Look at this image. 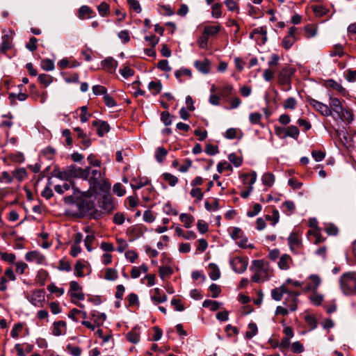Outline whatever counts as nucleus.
Wrapping results in <instances>:
<instances>
[{
    "instance_id": "nucleus-18",
    "label": "nucleus",
    "mask_w": 356,
    "mask_h": 356,
    "mask_svg": "<svg viewBox=\"0 0 356 356\" xmlns=\"http://www.w3.org/2000/svg\"><path fill=\"white\" fill-rule=\"evenodd\" d=\"M194 65L197 70L202 74H207L210 71V62L208 59L196 60L194 63Z\"/></svg>"
},
{
    "instance_id": "nucleus-37",
    "label": "nucleus",
    "mask_w": 356,
    "mask_h": 356,
    "mask_svg": "<svg viewBox=\"0 0 356 356\" xmlns=\"http://www.w3.org/2000/svg\"><path fill=\"white\" fill-rule=\"evenodd\" d=\"M118 271L115 268H108L106 270L104 278L106 280L114 281L118 279Z\"/></svg>"
},
{
    "instance_id": "nucleus-28",
    "label": "nucleus",
    "mask_w": 356,
    "mask_h": 356,
    "mask_svg": "<svg viewBox=\"0 0 356 356\" xmlns=\"http://www.w3.org/2000/svg\"><path fill=\"white\" fill-rule=\"evenodd\" d=\"M222 305V303L217 302L216 300H205L203 303L202 306L205 308H210L211 311H216L218 309H220V306Z\"/></svg>"
},
{
    "instance_id": "nucleus-7",
    "label": "nucleus",
    "mask_w": 356,
    "mask_h": 356,
    "mask_svg": "<svg viewBox=\"0 0 356 356\" xmlns=\"http://www.w3.org/2000/svg\"><path fill=\"white\" fill-rule=\"evenodd\" d=\"M248 262L245 258L236 257L230 261V265L232 270L237 273H242L246 269Z\"/></svg>"
},
{
    "instance_id": "nucleus-63",
    "label": "nucleus",
    "mask_w": 356,
    "mask_h": 356,
    "mask_svg": "<svg viewBox=\"0 0 356 356\" xmlns=\"http://www.w3.org/2000/svg\"><path fill=\"white\" fill-rule=\"evenodd\" d=\"M230 235L234 240H238L242 238L243 232L239 227H233Z\"/></svg>"
},
{
    "instance_id": "nucleus-32",
    "label": "nucleus",
    "mask_w": 356,
    "mask_h": 356,
    "mask_svg": "<svg viewBox=\"0 0 356 356\" xmlns=\"http://www.w3.org/2000/svg\"><path fill=\"white\" fill-rule=\"evenodd\" d=\"M296 41V36L286 35L282 40V46L285 49H289Z\"/></svg>"
},
{
    "instance_id": "nucleus-15",
    "label": "nucleus",
    "mask_w": 356,
    "mask_h": 356,
    "mask_svg": "<svg viewBox=\"0 0 356 356\" xmlns=\"http://www.w3.org/2000/svg\"><path fill=\"white\" fill-rule=\"evenodd\" d=\"M293 264V259L289 254H284L279 259L277 263L279 268L283 270H287L290 268L291 265Z\"/></svg>"
},
{
    "instance_id": "nucleus-39",
    "label": "nucleus",
    "mask_w": 356,
    "mask_h": 356,
    "mask_svg": "<svg viewBox=\"0 0 356 356\" xmlns=\"http://www.w3.org/2000/svg\"><path fill=\"white\" fill-rule=\"evenodd\" d=\"M13 176L18 181H22L27 176V173L24 168H17L13 172Z\"/></svg>"
},
{
    "instance_id": "nucleus-25",
    "label": "nucleus",
    "mask_w": 356,
    "mask_h": 356,
    "mask_svg": "<svg viewBox=\"0 0 356 356\" xmlns=\"http://www.w3.org/2000/svg\"><path fill=\"white\" fill-rule=\"evenodd\" d=\"M148 89L154 95H156L161 91L162 84L160 81H152L149 83Z\"/></svg>"
},
{
    "instance_id": "nucleus-9",
    "label": "nucleus",
    "mask_w": 356,
    "mask_h": 356,
    "mask_svg": "<svg viewBox=\"0 0 356 356\" xmlns=\"http://www.w3.org/2000/svg\"><path fill=\"white\" fill-rule=\"evenodd\" d=\"M28 300L35 307H40L44 301V291L43 290H36L27 296Z\"/></svg>"
},
{
    "instance_id": "nucleus-6",
    "label": "nucleus",
    "mask_w": 356,
    "mask_h": 356,
    "mask_svg": "<svg viewBox=\"0 0 356 356\" xmlns=\"http://www.w3.org/2000/svg\"><path fill=\"white\" fill-rule=\"evenodd\" d=\"M307 102L323 116L328 117L332 114V110L327 105L324 104L312 97H307Z\"/></svg>"
},
{
    "instance_id": "nucleus-38",
    "label": "nucleus",
    "mask_w": 356,
    "mask_h": 356,
    "mask_svg": "<svg viewBox=\"0 0 356 356\" xmlns=\"http://www.w3.org/2000/svg\"><path fill=\"white\" fill-rule=\"evenodd\" d=\"M39 82L44 85L45 87H47L50 85L53 81V77L49 74H41L38 76Z\"/></svg>"
},
{
    "instance_id": "nucleus-40",
    "label": "nucleus",
    "mask_w": 356,
    "mask_h": 356,
    "mask_svg": "<svg viewBox=\"0 0 356 356\" xmlns=\"http://www.w3.org/2000/svg\"><path fill=\"white\" fill-rule=\"evenodd\" d=\"M162 176L163 179L168 182L170 186H175L178 182L177 177L170 173L165 172Z\"/></svg>"
},
{
    "instance_id": "nucleus-17",
    "label": "nucleus",
    "mask_w": 356,
    "mask_h": 356,
    "mask_svg": "<svg viewBox=\"0 0 356 356\" xmlns=\"http://www.w3.org/2000/svg\"><path fill=\"white\" fill-rule=\"evenodd\" d=\"M66 333V323L63 321H56L53 324L52 334L58 337Z\"/></svg>"
},
{
    "instance_id": "nucleus-53",
    "label": "nucleus",
    "mask_w": 356,
    "mask_h": 356,
    "mask_svg": "<svg viewBox=\"0 0 356 356\" xmlns=\"http://www.w3.org/2000/svg\"><path fill=\"white\" fill-rule=\"evenodd\" d=\"M87 161H88L90 166H94V167H100L102 165V161L96 158V156L90 154L88 158Z\"/></svg>"
},
{
    "instance_id": "nucleus-47",
    "label": "nucleus",
    "mask_w": 356,
    "mask_h": 356,
    "mask_svg": "<svg viewBox=\"0 0 356 356\" xmlns=\"http://www.w3.org/2000/svg\"><path fill=\"white\" fill-rule=\"evenodd\" d=\"M222 5L219 3H216L212 5V12L211 15L215 18H220L222 16L221 12Z\"/></svg>"
},
{
    "instance_id": "nucleus-31",
    "label": "nucleus",
    "mask_w": 356,
    "mask_h": 356,
    "mask_svg": "<svg viewBox=\"0 0 356 356\" xmlns=\"http://www.w3.org/2000/svg\"><path fill=\"white\" fill-rule=\"evenodd\" d=\"M167 154L168 151L163 147H159L155 152V159L159 163H161Z\"/></svg>"
},
{
    "instance_id": "nucleus-64",
    "label": "nucleus",
    "mask_w": 356,
    "mask_h": 356,
    "mask_svg": "<svg viewBox=\"0 0 356 356\" xmlns=\"http://www.w3.org/2000/svg\"><path fill=\"white\" fill-rule=\"evenodd\" d=\"M261 119V114L259 113H251L249 115L250 122L252 124H259Z\"/></svg>"
},
{
    "instance_id": "nucleus-62",
    "label": "nucleus",
    "mask_w": 356,
    "mask_h": 356,
    "mask_svg": "<svg viewBox=\"0 0 356 356\" xmlns=\"http://www.w3.org/2000/svg\"><path fill=\"white\" fill-rule=\"evenodd\" d=\"M113 191L119 197H122L125 194V190L120 183L114 184Z\"/></svg>"
},
{
    "instance_id": "nucleus-19",
    "label": "nucleus",
    "mask_w": 356,
    "mask_h": 356,
    "mask_svg": "<svg viewBox=\"0 0 356 356\" xmlns=\"http://www.w3.org/2000/svg\"><path fill=\"white\" fill-rule=\"evenodd\" d=\"M330 109L332 110V112L334 111L337 115L340 114V113L342 112V105L341 101L336 97H333L332 96L330 95Z\"/></svg>"
},
{
    "instance_id": "nucleus-55",
    "label": "nucleus",
    "mask_w": 356,
    "mask_h": 356,
    "mask_svg": "<svg viewBox=\"0 0 356 356\" xmlns=\"http://www.w3.org/2000/svg\"><path fill=\"white\" fill-rule=\"evenodd\" d=\"M98 11L100 15L106 16L109 13V6L105 2L101 3L98 7Z\"/></svg>"
},
{
    "instance_id": "nucleus-45",
    "label": "nucleus",
    "mask_w": 356,
    "mask_h": 356,
    "mask_svg": "<svg viewBox=\"0 0 356 356\" xmlns=\"http://www.w3.org/2000/svg\"><path fill=\"white\" fill-rule=\"evenodd\" d=\"M51 184V179L49 178L48 179V185L44 188V190L42 191V192L41 193V195L43 197L46 198L47 200L50 199L54 195L53 191L49 186Z\"/></svg>"
},
{
    "instance_id": "nucleus-41",
    "label": "nucleus",
    "mask_w": 356,
    "mask_h": 356,
    "mask_svg": "<svg viewBox=\"0 0 356 356\" xmlns=\"http://www.w3.org/2000/svg\"><path fill=\"white\" fill-rule=\"evenodd\" d=\"M159 275L162 279H164L166 277L170 276L173 273V270L171 267L165 266H160L159 267Z\"/></svg>"
},
{
    "instance_id": "nucleus-34",
    "label": "nucleus",
    "mask_w": 356,
    "mask_h": 356,
    "mask_svg": "<svg viewBox=\"0 0 356 356\" xmlns=\"http://www.w3.org/2000/svg\"><path fill=\"white\" fill-rule=\"evenodd\" d=\"M262 183L267 186H271L275 182V177L272 173L267 172L263 175Z\"/></svg>"
},
{
    "instance_id": "nucleus-5",
    "label": "nucleus",
    "mask_w": 356,
    "mask_h": 356,
    "mask_svg": "<svg viewBox=\"0 0 356 356\" xmlns=\"http://www.w3.org/2000/svg\"><path fill=\"white\" fill-rule=\"evenodd\" d=\"M250 269L256 271L263 277L264 280H268L269 277V266L268 262L264 260H254Z\"/></svg>"
},
{
    "instance_id": "nucleus-52",
    "label": "nucleus",
    "mask_w": 356,
    "mask_h": 356,
    "mask_svg": "<svg viewBox=\"0 0 356 356\" xmlns=\"http://www.w3.org/2000/svg\"><path fill=\"white\" fill-rule=\"evenodd\" d=\"M66 348L72 356H80L81 355L82 350L79 346L68 344Z\"/></svg>"
},
{
    "instance_id": "nucleus-14",
    "label": "nucleus",
    "mask_w": 356,
    "mask_h": 356,
    "mask_svg": "<svg viewBox=\"0 0 356 356\" xmlns=\"http://www.w3.org/2000/svg\"><path fill=\"white\" fill-rule=\"evenodd\" d=\"M92 124L94 127H97V134L100 137L104 136V135L110 130L109 124L105 121L94 120Z\"/></svg>"
},
{
    "instance_id": "nucleus-20",
    "label": "nucleus",
    "mask_w": 356,
    "mask_h": 356,
    "mask_svg": "<svg viewBox=\"0 0 356 356\" xmlns=\"http://www.w3.org/2000/svg\"><path fill=\"white\" fill-rule=\"evenodd\" d=\"M102 175L103 174L99 170L90 168V173L88 176V179H87L90 185V188L101 179L103 177Z\"/></svg>"
},
{
    "instance_id": "nucleus-27",
    "label": "nucleus",
    "mask_w": 356,
    "mask_h": 356,
    "mask_svg": "<svg viewBox=\"0 0 356 356\" xmlns=\"http://www.w3.org/2000/svg\"><path fill=\"white\" fill-rule=\"evenodd\" d=\"M209 268L210 269L209 277L211 280H217L219 279L220 277V272L217 265L215 264H210L209 265Z\"/></svg>"
},
{
    "instance_id": "nucleus-24",
    "label": "nucleus",
    "mask_w": 356,
    "mask_h": 356,
    "mask_svg": "<svg viewBox=\"0 0 356 356\" xmlns=\"http://www.w3.org/2000/svg\"><path fill=\"white\" fill-rule=\"evenodd\" d=\"M309 279L311 280L313 285H309L307 287L306 290L316 291L317 290L318 287L319 286V285L321 284V278L319 277V276H318L316 275H311L309 276Z\"/></svg>"
},
{
    "instance_id": "nucleus-2",
    "label": "nucleus",
    "mask_w": 356,
    "mask_h": 356,
    "mask_svg": "<svg viewBox=\"0 0 356 356\" xmlns=\"http://www.w3.org/2000/svg\"><path fill=\"white\" fill-rule=\"evenodd\" d=\"M340 286L345 295H351L356 292V277L353 272L343 274L340 277Z\"/></svg>"
},
{
    "instance_id": "nucleus-13",
    "label": "nucleus",
    "mask_w": 356,
    "mask_h": 356,
    "mask_svg": "<svg viewBox=\"0 0 356 356\" xmlns=\"http://www.w3.org/2000/svg\"><path fill=\"white\" fill-rule=\"evenodd\" d=\"M118 61L112 57H108L102 61V67L108 72L113 73L118 67Z\"/></svg>"
},
{
    "instance_id": "nucleus-49",
    "label": "nucleus",
    "mask_w": 356,
    "mask_h": 356,
    "mask_svg": "<svg viewBox=\"0 0 356 356\" xmlns=\"http://www.w3.org/2000/svg\"><path fill=\"white\" fill-rule=\"evenodd\" d=\"M23 327V325L21 323H16L13 325L10 335L13 338H17L19 337V333L21 332Z\"/></svg>"
},
{
    "instance_id": "nucleus-36",
    "label": "nucleus",
    "mask_w": 356,
    "mask_h": 356,
    "mask_svg": "<svg viewBox=\"0 0 356 356\" xmlns=\"http://www.w3.org/2000/svg\"><path fill=\"white\" fill-rule=\"evenodd\" d=\"M338 115L343 119V120L348 122V123L351 122L353 120V115L350 110L343 108L342 109V112Z\"/></svg>"
},
{
    "instance_id": "nucleus-10",
    "label": "nucleus",
    "mask_w": 356,
    "mask_h": 356,
    "mask_svg": "<svg viewBox=\"0 0 356 356\" xmlns=\"http://www.w3.org/2000/svg\"><path fill=\"white\" fill-rule=\"evenodd\" d=\"M25 259L29 262H35L39 265L46 264L45 257L36 250L28 252L25 255Z\"/></svg>"
},
{
    "instance_id": "nucleus-51",
    "label": "nucleus",
    "mask_w": 356,
    "mask_h": 356,
    "mask_svg": "<svg viewBox=\"0 0 356 356\" xmlns=\"http://www.w3.org/2000/svg\"><path fill=\"white\" fill-rule=\"evenodd\" d=\"M15 98H17L19 101H24L27 98V95L23 92H19L17 95L14 93L9 94V99H10L12 104L15 103Z\"/></svg>"
},
{
    "instance_id": "nucleus-61",
    "label": "nucleus",
    "mask_w": 356,
    "mask_h": 356,
    "mask_svg": "<svg viewBox=\"0 0 356 356\" xmlns=\"http://www.w3.org/2000/svg\"><path fill=\"white\" fill-rule=\"evenodd\" d=\"M217 170L219 173H222L224 170H232V166L226 161L220 162L217 165Z\"/></svg>"
},
{
    "instance_id": "nucleus-22",
    "label": "nucleus",
    "mask_w": 356,
    "mask_h": 356,
    "mask_svg": "<svg viewBox=\"0 0 356 356\" xmlns=\"http://www.w3.org/2000/svg\"><path fill=\"white\" fill-rule=\"evenodd\" d=\"M154 293L151 296V299L156 304L164 302L167 300V296L165 294L161 293V290L159 288L154 289Z\"/></svg>"
},
{
    "instance_id": "nucleus-60",
    "label": "nucleus",
    "mask_w": 356,
    "mask_h": 356,
    "mask_svg": "<svg viewBox=\"0 0 356 356\" xmlns=\"http://www.w3.org/2000/svg\"><path fill=\"white\" fill-rule=\"evenodd\" d=\"M230 163H233L234 166L239 167L242 163V160L236 154L232 153L228 156Z\"/></svg>"
},
{
    "instance_id": "nucleus-1",
    "label": "nucleus",
    "mask_w": 356,
    "mask_h": 356,
    "mask_svg": "<svg viewBox=\"0 0 356 356\" xmlns=\"http://www.w3.org/2000/svg\"><path fill=\"white\" fill-rule=\"evenodd\" d=\"M90 173V166H86L84 168L78 167L75 165H71L64 171L59 172L57 175H54L56 177L62 179H67L69 177L80 178L82 179H88Z\"/></svg>"
},
{
    "instance_id": "nucleus-8",
    "label": "nucleus",
    "mask_w": 356,
    "mask_h": 356,
    "mask_svg": "<svg viewBox=\"0 0 356 356\" xmlns=\"http://www.w3.org/2000/svg\"><path fill=\"white\" fill-rule=\"evenodd\" d=\"M299 295L300 293L298 292L289 291L287 297L284 299V305L289 307L291 312H295L298 308L297 302Z\"/></svg>"
},
{
    "instance_id": "nucleus-30",
    "label": "nucleus",
    "mask_w": 356,
    "mask_h": 356,
    "mask_svg": "<svg viewBox=\"0 0 356 356\" xmlns=\"http://www.w3.org/2000/svg\"><path fill=\"white\" fill-rule=\"evenodd\" d=\"M300 131L298 128L295 125H291L286 127V132L285 136L286 137H291L293 139H297L299 136Z\"/></svg>"
},
{
    "instance_id": "nucleus-43",
    "label": "nucleus",
    "mask_w": 356,
    "mask_h": 356,
    "mask_svg": "<svg viewBox=\"0 0 356 356\" xmlns=\"http://www.w3.org/2000/svg\"><path fill=\"white\" fill-rule=\"evenodd\" d=\"M41 67L45 71H52L54 69V63L51 59H44L41 61Z\"/></svg>"
},
{
    "instance_id": "nucleus-58",
    "label": "nucleus",
    "mask_w": 356,
    "mask_h": 356,
    "mask_svg": "<svg viewBox=\"0 0 356 356\" xmlns=\"http://www.w3.org/2000/svg\"><path fill=\"white\" fill-rule=\"evenodd\" d=\"M127 3L130 9L134 10L137 13H140L142 10L140 5L137 0H127Z\"/></svg>"
},
{
    "instance_id": "nucleus-3",
    "label": "nucleus",
    "mask_w": 356,
    "mask_h": 356,
    "mask_svg": "<svg viewBox=\"0 0 356 356\" xmlns=\"http://www.w3.org/2000/svg\"><path fill=\"white\" fill-rule=\"evenodd\" d=\"M77 207L81 214L90 215L94 218H96L100 214L97 209L95 208L94 202L89 200H78Z\"/></svg>"
},
{
    "instance_id": "nucleus-46",
    "label": "nucleus",
    "mask_w": 356,
    "mask_h": 356,
    "mask_svg": "<svg viewBox=\"0 0 356 356\" xmlns=\"http://www.w3.org/2000/svg\"><path fill=\"white\" fill-rule=\"evenodd\" d=\"M175 75L176 78L179 80V81H181V77L182 76H187L191 78L192 76V72L189 69L183 68L176 71Z\"/></svg>"
},
{
    "instance_id": "nucleus-16",
    "label": "nucleus",
    "mask_w": 356,
    "mask_h": 356,
    "mask_svg": "<svg viewBox=\"0 0 356 356\" xmlns=\"http://www.w3.org/2000/svg\"><path fill=\"white\" fill-rule=\"evenodd\" d=\"M289 291L285 285L282 284L280 287L275 288L271 291V297L275 301H280L282 299L283 295L287 294Z\"/></svg>"
},
{
    "instance_id": "nucleus-29",
    "label": "nucleus",
    "mask_w": 356,
    "mask_h": 356,
    "mask_svg": "<svg viewBox=\"0 0 356 356\" xmlns=\"http://www.w3.org/2000/svg\"><path fill=\"white\" fill-rule=\"evenodd\" d=\"M180 220L184 223L186 228H190L194 221V218L188 213H181L179 216Z\"/></svg>"
},
{
    "instance_id": "nucleus-21",
    "label": "nucleus",
    "mask_w": 356,
    "mask_h": 356,
    "mask_svg": "<svg viewBox=\"0 0 356 356\" xmlns=\"http://www.w3.org/2000/svg\"><path fill=\"white\" fill-rule=\"evenodd\" d=\"M140 329L138 327H134L127 334V339L132 343H137L140 341Z\"/></svg>"
},
{
    "instance_id": "nucleus-35",
    "label": "nucleus",
    "mask_w": 356,
    "mask_h": 356,
    "mask_svg": "<svg viewBox=\"0 0 356 356\" xmlns=\"http://www.w3.org/2000/svg\"><path fill=\"white\" fill-rule=\"evenodd\" d=\"M72 186V188L74 187L72 182H65L62 185H56L54 186V190L56 193L63 194L65 191L70 190Z\"/></svg>"
},
{
    "instance_id": "nucleus-50",
    "label": "nucleus",
    "mask_w": 356,
    "mask_h": 356,
    "mask_svg": "<svg viewBox=\"0 0 356 356\" xmlns=\"http://www.w3.org/2000/svg\"><path fill=\"white\" fill-rule=\"evenodd\" d=\"M84 264L81 261H77L75 266H74V274L77 277H83L84 274L83 272V269L84 268Z\"/></svg>"
},
{
    "instance_id": "nucleus-26",
    "label": "nucleus",
    "mask_w": 356,
    "mask_h": 356,
    "mask_svg": "<svg viewBox=\"0 0 356 356\" xmlns=\"http://www.w3.org/2000/svg\"><path fill=\"white\" fill-rule=\"evenodd\" d=\"M221 26L219 25L217 26H206L204 29L203 33L204 35H207L208 37L213 36L218 33L220 31Z\"/></svg>"
},
{
    "instance_id": "nucleus-23",
    "label": "nucleus",
    "mask_w": 356,
    "mask_h": 356,
    "mask_svg": "<svg viewBox=\"0 0 356 356\" xmlns=\"http://www.w3.org/2000/svg\"><path fill=\"white\" fill-rule=\"evenodd\" d=\"M288 243L289 245L296 246L297 248L302 246L301 238L300 236L296 232L291 233L288 238Z\"/></svg>"
},
{
    "instance_id": "nucleus-48",
    "label": "nucleus",
    "mask_w": 356,
    "mask_h": 356,
    "mask_svg": "<svg viewBox=\"0 0 356 356\" xmlns=\"http://www.w3.org/2000/svg\"><path fill=\"white\" fill-rule=\"evenodd\" d=\"M95 235L92 234H89L86 236L84 243L85 246L88 252H91L93 249L92 244L95 240Z\"/></svg>"
},
{
    "instance_id": "nucleus-42",
    "label": "nucleus",
    "mask_w": 356,
    "mask_h": 356,
    "mask_svg": "<svg viewBox=\"0 0 356 356\" xmlns=\"http://www.w3.org/2000/svg\"><path fill=\"white\" fill-rule=\"evenodd\" d=\"M344 54L343 48L341 44H337L334 45L332 50L330 52V56H339L341 57Z\"/></svg>"
},
{
    "instance_id": "nucleus-59",
    "label": "nucleus",
    "mask_w": 356,
    "mask_h": 356,
    "mask_svg": "<svg viewBox=\"0 0 356 356\" xmlns=\"http://www.w3.org/2000/svg\"><path fill=\"white\" fill-rule=\"evenodd\" d=\"M324 230L330 236H336L338 234V228L332 224L326 225Z\"/></svg>"
},
{
    "instance_id": "nucleus-56",
    "label": "nucleus",
    "mask_w": 356,
    "mask_h": 356,
    "mask_svg": "<svg viewBox=\"0 0 356 356\" xmlns=\"http://www.w3.org/2000/svg\"><path fill=\"white\" fill-rule=\"evenodd\" d=\"M249 330L246 332L245 336L248 339L252 338L254 335H256L257 332V326L255 323H250L248 325Z\"/></svg>"
},
{
    "instance_id": "nucleus-12",
    "label": "nucleus",
    "mask_w": 356,
    "mask_h": 356,
    "mask_svg": "<svg viewBox=\"0 0 356 356\" xmlns=\"http://www.w3.org/2000/svg\"><path fill=\"white\" fill-rule=\"evenodd\" d=\"M94 191H100L105 194H109V191L111 189V184L108 180L102 177L99 179L97 183L92 185L90 187Z\"/></svg>"
},
{
    "instance_id": "nucleus-4",
    "label": "nucleus",
    "mask_w": 356,
    "mask_h": 356,
    "mask_svg": "<svg viewBox=\"0 0 356 356\" xmlns=\"http://www.w3.org/2000/svg\"><path fill=\"white\" fill-rule=\"evenodd\" d=\"M293 74V70L291 68L285 67L282 69L278 76L277 81L282 86V89L284 91H289L291 88V77Z\"/></svg>"
},
{
    "instance_id": "nucleus-11",
    "label": "nucleus",
    "mask_w": 356,
    "mask_h": 356,
    "mask_svg": "<svg viewBox=\"0 0 356 356\" xmlns=\"http://www.w3.org/2000/svg\"><path fill=\"white\" fill-rule=\"evenodd\" d=\"M99 203L104 213H111L114 209L113 200L110 194H104Z\"/></svg>"
},
{
    "instance_id": "nucleus-33",
    "label": "nucleus",
    "mask_w": 356,
    "mask_h": 356,
    "mask_svg": "<svg viewBox=\"0 0 356 356\" xmlns=\"http://www.w3.org/2000/svg\"><path fill=\"white\" fill-rule=\"evenodd\" d=\"M309 300L314 305L318 306L321 304L323 300V296L313 291L312 294L309 296Z\"/></svg>"
},
{
    "instance_id": "nucleus-57",
    "label": "nucleus",
    "mask_w": 356,
    "mask_h": 356,
    "mask_svg": "<svg viewBox=\"0 0 356 356\" xmlns=\"http://www.w3.org/2000/svg\"><path fill=\"white\" fill-rule=\"evenodd\" d=\"M172 118V115L167 111H163L161 114V120L165 126L171 124Z\"/></svg>"
},
{
    "instance_id": "nucleus-44",
    "label": "nucleus",
    "mask_w": 356,
    "mask_h": 356,
    "mask_svg": "<svg viewBox=\"0 0 356 356\" xmlns=\"http://www.w3.org/2000/svg\"><path fill=\"white\" fill-rule=\"evenodd\" d=\"M296 105H297V101L294 97L287 98L283 104V106L285 109H291V110L295 109Z\"/></svg>"
},
{
    "instance_id": "nucleus-54",
    "label": "nucleus",
    "mask_w": 356,
    "mask_h": 356,
    "mask_svg": "<svg viewBox=\"0 0 356 356\" xmlns=\"http://www.w3.org/2000/svg\"><path fill=\"white\" fill-rule=\"evenodd\" d=\"M120 73L124 79H127L134 74V70L129 66H125L120 70Z\"/></svg>"
}]
</instances>
